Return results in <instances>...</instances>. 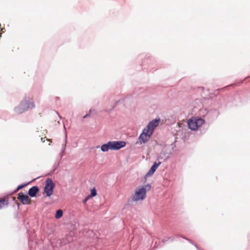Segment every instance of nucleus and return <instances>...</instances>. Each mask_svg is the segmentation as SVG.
Returning <instances> with one entry per match:
<instances>
[{
  "instance_id": "obj_1",
  "label": "nucleus",
  "mask_w": 250,
  "mask_h": 250,
  "mask_svg": "<svg viewBox=\"0 0 250 250\" xmlns=\"http://www.w3.org/2000/svg\"><path fill=\"white\" fill-rule=\"evenodd\" d=\"M35 106V103L33 99L30 97H25L14 108V110L16 113L20 114L25 112L29 109L34 108Z\"/></svg>"
},
{
  "instance_id": "obj_2",
  "label": "nucleus",
  "mask_w": 250,
  "mask_h": 250,
  "mask_svg": "<svg viewBox=\"0 0 250 250\" xmlns=\"http://www.w3.org/2000/svg\"><path fill=\"white\" fill-rule=\"evenodd\" d=\"M151 188V186L149 184H146L137 187L134 191V193L132 196L133 201L138 202L142 201L146 197V192Z\"/></svg>"
},
{
  "instance_id": "obj_3",
  "label": "nucleus",
  "mask_w": 250,
  "mask_h": 250,
  "mask_svg": "<svg viewBox=\"0 0 250 250\" xmlns=\"http://www.w3.org/2000/svg\"><path fill=\"white\" fill-rule=\"evenodd\" d=\"M125 142L123 141H109L101 146V150L104 152L109 150H117L125 147Z\"/></svg>"
},
{
  "instance_id": "obj_4",
  "label": "nucleus",
  "mask_w": 250,
  "mask_h": 250,
  "mask_svg": "<svg viewBox=\"0 0 250 250\" xmlns=\"http://www.w3.org/2000/svg\"><path fill=\"white\" fill-rule=\"evenodd\" d=\"M174 146L173 145H166L158 156V160L166 161L172 154Z\"/></svg>"
},
{
  "instance_id": "obj_5",
  "label": "nucleus",
  "mask_w": 250,
  "mask_h": 250,
  "mask_svg": "<svg viewBox=\"0 0 250 250\" xmlns=\"http://www.w3.org/2000/svg\"><path fill=\"white\" fill-rule=\"evenodd\" d=\"M205 123V121L198 117H192L188 121L189 128L192 130H196Z\"/></svg>"
},
{
  "instance_id": "obj_6",
  "label": "nucleus",
  "mask_w": 250,
  "mask_h": 250,
  "mask_svg": "<svg viewBox=\"0 0 250 250\" xmlns=\"http://www.w3.org/2000/svg\"><path fill=\"white\" fill-rule=\"evenodd\" d=\"M152 135V134L144 128L139 135L136 143L141 145L145 144L149 141Z\"/></svg>"
},
{
  "instance_id": "obj_7",
  "label": "nucleus",
  "mask_w": 250,
  "mask_h": 250,
  "mask_svg": "<svg viewBox=\"0 0 250 250\" xmlns=\"http://www.w3.org/2000/svg\"><path fill=\"white\" fill-rule=\"evenodd\" d=\"M54 187L55 185L52 181L50 179H47L44 188V191L46 196L49 197L53 194Z\"/></svg>"
},
{
  "instance_id": "obj_8",
  "label": "nucleus",
  "mask_w": 250,
  "mask_h": 250,
  "mask_svg": "<svg viewBox=\"0 0 250 250\" xmlns=\"http://www.w3.org/2000/svg\"><path fill=\"white\" fill-rule=\"evenodd\" d=\"M160 122L159 118L152 120L148 123L145 128L153 134L154 129L158 126Z\"/></svg>"
},
{
  "instance_id": "obj_9",
  "label": "nucleus",
  "mask_w": 250,
  "mask_h": 250,
  "mask_svg": "<svg viewBox=\"0 0 250 250\" xmlns=\"http://www.w3.org/2000/svg\"><path fill=\"white\" fill-rule=\"evenodd\" d=\"M161 164V162H159L158 163H154L153 165L152 166L150 169L146 174V177L152 176Z\"/></svg>"
},
{
  "instance_id": "obj_10",
  "label": "nucleus",
  "mask_w": 250,
  "mask_h": 250,
  "mask_svg": "<svg viewBox=\"0 0 250 250\" xmlns=\"http://www.w3.org/2000/svg\"><path fill=\"white\" fill-rule=\"evenodd\" d=\"M18 199L23 204H28L30 203V199L28 196L24 195L22 193L19 194Z\"/></svg>"
},
{
  "instance_id": "obj_11",
  "label": "nucleus",
  "mask_w": 250,
  "mask_h": 250,
  "mask_svg": "<svg viewBox=\"0 0 250 250\" xmlns=\"http://www.w3.org/2000/svg\"><path fill=\"white\" fill-rule=\"evenodd\" d=\"M39 189L37 187H33L29 189L28 191V194L31 197H34L38 193Z\"/></svg>"
},
{
  "instance_id": "obj_12",
  "label": "nucleus",
  "mask_w": 250,
  "mask_h": 250,
  "mask_svg": "<svg viewBox=\"0 0 250 250\" xmlns=\"http://www.w3.org/2000/svg\"><path fill=\"white\" fill-rule=\"evenodd\" d=\"M66 142H67V140H66V135L65 134V139H64V142L63 144H62V148H61V152H62V154L61 155V158H62L63 156V153L64 152V151H65V149H66Z\"/></svg>"
},
{
  "instance_id": "obj_13",
  "label": "nucleus",
  "mask_w": 250,
  "mask_h": 250,
  "mask_svg": "<svg viewBox=\"0 0 250 250\" xmlns=\"http://www.w3.org/2000/svg\"><path fill=\"white\" fill-rule=\"evenodd\" d=\"M7 205V201L5 199L0 200V209Z\"/></svg>"
},
{
  "instance_id": "obj_14",
  "label": "nucleus",
  "mask_w": 250,
  "mask_h": 250,
  "mask_svg": "<svg viewBox=\"0 0 250 250\" xmlns=\"http://www.w3.org/2000/svg\"><path fill=\"white\" fill-rule=\"evenodd\" d=\"M63 214L62 211L61 209H59L56 211L55 214V217L57 219L60 218Z\"/></svg>"
},
{
  "instance_id": "obj_15",
  "label": "nucleus",
  "mask_w": 250,
  "mask_h": 250,
  "mask_svg": "<svg viewBox=\"0 0 250 250\" xmlns=\"http://www.w3.org/2000/svg\"><path fill=\"white\" fill-rule=\"evenodd\" d=\"M96 194L97 193L96 190L94 188H93L91 190L90 195H89V196H90L91 198L92 197L95 196L96 195Z\"/></svg>"
},
{
  "instance_id": "obj_16",
  "label": "nucleus",
  "mask_w": 250,
  "mask_h": 250,
  "mask_svg": "<svg viewBox=\"0 0 250 250\" xmlns=\"http://www.w3.org/2000/svg\"><path fill=\"white\" fill-rule=\"evenodd\" d=\"M90 198V196L88 195L84 200L83 203H85Z\"/></svg>"
},
{
  "instance_id": "obj_17",
  "label": "nucleus",
  "mask_w": 250,
  "mask_h": 250,
  "mask_svg": "<svg viewBox=\"0 0 250 250\" xmlns=\"http://www.w3.org/2000/svg\"><path fill=\"white\" fill-rule=\"evenodd\" d=\"M25 186V185H20L18 187V189H21L22 188H23L24 186Z\"/></svg>"
},
{
  "instance_id": "obj_18",
  "label": "nucleus",
  "mask_w": 250,
  "mask_h": 250,
  "mask_svg": "<svg viewBox=\"0 0 250 250\" xmlns=\"http://www.w3.org/2000/svg\"><path fill=\"white\" fill-rule=\"evenodd\" d=\"M91 110H89V113H90V112H91ZM90 116V113H89V114H86V115L83 117V118H86V117H88V116Z\"/></svg>"
},
{
  "instance_id": "obj_19",
  "label": "nucleus",
  "mask_w": 250,
  "mask_h": 250,
  "mask_svg": "<svg viewBox=\"0 0 250 250\" xmlns=\"http://www.w3.org/2000/svg\"><path fill=\"white\" fill-rule=\"evenodd\" d=\"M41 140H42V141H43V138H41Z\"/></svg>"
}]
</instances>
